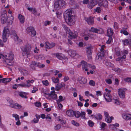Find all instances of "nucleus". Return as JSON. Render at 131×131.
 Here are the masks:
<instances>
[{
    "instance_id": "obj_1",
    "label": "nucleus",
    "mask_w": 131,
    "mask_h": 131,
    "mask_svg": "<svg viewBox=\"0 0 131 131\" xmlns=\"http://www.w3.org/2000/svg\"><path fill=\"white\" fill-rule=\"evenodd\" d=\"M72 11L70 9L66 10L64 13V16L66 22L70 25L74 24L75 22V17L72 15Z\"/></svg>"
},
{
    "instance_id": "obj_2",
    "label": "nucleus",
    "mask_w": 131,
    "mask_h": 131,
    "mask_svg": "<svg viewBox=\"0 0 131 131\" xmlns=\"http://www.w3.org/2000/svg\"><path fill=\"white\" fill-rule=\"evenodd\" d=\"M115 52L116 56L115 58L116 60L117 61H119L120 63H122V61H125V59L126 58V56L125 54H127L128 53V51L126 50H123L122 52H123L124 54L123 56H122L121 53H120V49L118 47H116L115 49Z\"/></svg>"
},
{
    "instance_id": "obj_3",
    "label": "nucleus",
    "mask_w": 131,
    "mask_h": 131,
    "mask_svg": "<svg viewBox=\"0 0 131 131\" xmlns=\"http://www.w3.org/2000/svg\"><path fill=\"white\" fill-rule=\"evenodd\" d=\"M62 26L66 33L69 35L68 37L70 39H68V42L69 44L72 45V42L70 39H71L76 38L77 36V32L76 31H75L74 33H73L70 29L66 26L63 25Z\"/></svg>"
},
{
    "instance_id": "obj_4",
    "label": "nucleus",
    "mask_w": 131,
    "mask_h": 131,
    "mask_svg": "<svg viewBox=\"0 0 131 131\" xmlns=\"http://www.w3.org/2000/svg\"><path fill=\"white\" fill-rule=\"evenodd\" d=\"M10 34L9 28L7 26L5 27L3 31L2 38L3 42H5Z\"/></svg>"
},
{
    "instance_id": "obj_5",
    "label": "nucleus",
    "mask_w": 131,
    "mask_h": 131,
    "mask_svg": "<svg viewBox=\"0 0 131 131\" xmlns=\"http://www.w3.org/2000/svg\"><path fill=\"white\" fill-rule=\"evenodd\" d=\"M5 56V59H6L5 61L7 65L10 66L13 65V59L14 55L13 53H7Z\"/></svg>"
},
{
    "instance_id": "obj_6",
    "label": "nucleus",
    "mask_w": 131,
    "mask_h": 131,
    "mask_svg": "<svg viewBox=\"0 0 131 131\" xmlns=\"http://www.w3.org/2000/svg\"><path fill=\"white\" fill-rule=\"evenodd\" d=\"M81 64L82 66L83 70L85 71H88V67L91 69L92 70H94L96 69V67L94 65L89 64H88L86 62L84 61H82L81 62Z\"/></svg>"
},
{
    "instance_id": "obj_7",
    "label": "nucleus",
    "mask_w": 131,
    "mask_h": 131,
    "mask_svg": "<svg viewBox=\"0 0 131 131\" xmlns=\"http://www.w3.org/2000/svg\"><path fill=\"white\" fill-rule=\"evenodd\" d=\"M66 4V2L63 0H58L56 1L54 4V7L55 8L58 9L61 7L65 6Z\"/></svg>"
},
{
    "instance_id": "obj_8",
    "label": "nucleus",
    "mask_w": 131,
    "mask_h": 131,
    "mask_svg": "<svg viewBox=\"0 0 131 131\" xmlns=\"http://www.w3.org/2000/svg\"><path fill=\"white\" fill-rule=\"evenodd\" d=\"M105 47L104 45H102L100 48V52L98 53L96 57V60L97 61L101 60L102 59V57L104 54V48Z\"/></svg>"
},
{
    "instance_id": "obj_9",
    "label": "nucleus",
    "mask_w": 131,
    "mask_h": 131,
    "mask_svg": "<svg viewBox=\"0 0 131 131\" xmlns=\"http://www.w3.org/2000/svg\"><path fill=\"white\" fill-rule=\"evenodd\" d=\"M31 46L29 44H27L25 47L22 46L21 47L22 51L26 53L28 57L30 55V53H31Z\"/></svg>"
},
{
    "instance_id": "obj_10",
    "label": "nucleus",
    "mask_w": 131,
    "mask_h": 131,
    "mask_svg": "<svg viewBox=\"0 0 131 131\" xmlns=\"http://www.w3.org/2000/svg\"><path fill=\"white\" fill-rule=\"evenodd\" d=\"M10 35L12 37H13L14 40L17 43H19L21 41V40L19 38L16 34V32L15 30H12Z\"/></svg>"
},
{
    "instance_id": "obj_11",
    "label": "nucleus",
    "mask_w": 131,
    "mask_h": 131,
    "mask_svg": "<svg viewBox=\"0 0 131 131\" xmlns=\"http://www.w3.org/2000/svg\"><path fill=\"white\" fill-rule=\"evenodd\" d=\"M127 89L126 88H120L118 89V92L120 97L122 99H124L125 97V92Z\"/></svg>"
},
{
    "instance_id": "obj_12",
    "label": "nucleus",
    "mask_w": 131,
    "mask_h": 131,
    "mask_svg": "<svg viewBox=\"0 0 131 131\" xmlns=\"http://www.w3.org/2000/svg\"><path fill=\"white\" fill-rule=\"evenodd\" d=\"M7 16L6 14V11H4L2 13L1 16V23L3 24L7 22Z\"/></svg>"
},
{
    "instance_id": "obj_13",
    "label": "nucleus",
    "mask_w": 131,
    "mask_h": 131,
    "mask_svg": "<svg viewBox=\"0 0 131 131\" xmlns=\"http://www.w3.org/2000/svg\"><path fill=\"white\" fill-rule=\"evenodd\" d=\"M89 31L99 34H101L103 32V30L102 28H95L93 27H92L91 29L89 30Z\"/></svg>"
},
{
    "instance_id": "obj_14",
    "label": "nucleus",
    "mask_w": 131,
    "mask_h": 131,
    "mask_svg": "<svg viewBox=\"0 0 131 131\" xmlns=\"http://www.w3.org/2000/svg\"><path fill=\"white\" fill-rule=\"evenodd\" d=\"M86 52L88 58L89 59H92V50L91 45H90L89 47L86 48Z\"/></svg>"
},
{
    "instance_id": "obj_15",
    "label": "nucleus",
    "mask_w": 131,
    "mask_h": 131,
    "mask_svg": "<svg viewBox=\"0 0 131 131\" xmlns=\"http://www.w3.org/2000/svg\"><path fill=\"white\" fill-rule=\"evenodd\" d=\"M37 66L40 68L44 67L45 66L43 64H41L40 63L34 61L32 62V64L30 65V66L32 69H34V67L33 66Z\"/></svg>"
},
{
    "instance_id": "obj_16",
    "label": "nucleus",
    "mask_w": 131,
    "mask_h": 131,
    "mask_svg": "<svg viewBox=\"0 0 131 131\" xmlns=\"http://www.w3.org/2000/svg\"><path fill=\"white\" fill-rule=\"evenodd\" d=\"M122 42L124 45H129L131 46V36H130L128 39H125L122 41Z\"/></svg>"
},
{
    "instance_id": "obj_17",
    "label": "nucleus",
    "mask_w": 131,
    "mask_h": 131,
    "mask_svg": "<svg viewBox=\"0 0 131 131\" xmlns=\"http://www.w3.org/2000/svg\"><path fill=\"white\" fill-rule=\"evenodd\" d=\"M26 30L28 33L31 32V35L33 36H35L36 35V31L33 27L30 26L28 27L27 28Z\"/></svg>"
},
{
    "instance_id": "obj_18",
    "label": "nucleus",
    "mask_w": 131,
    "mask_h": 131,
    "mask_svg": "<svg viewBox=\"0 0 131 131\" xmlns=\"http://www.w3.org/2000/svg\"><path fill=\"white\" fill-rule=\"evenodd\" d=\"M104 96L106 102H110L111 101L112 99L110 94L109 93L107 94L106 92H105L104 93Z\"/></svg>"
},
{
    "instance_id": "obj_19",
    "label": "nucleus",
    "mask_w": 131,
    "mask_h": 131,
    "mask_svg": "<svg viewBox=\"0 0 131 131\" xmlns=\"http://www.w3.org/2000/svg\"><path fill=\"white\" fill-rule=\"evenodd\" d=\"M68 52L69 55L72 57H76L75 58H76V57H77L79 56L78 54L76 53L75 51L71 50H69L68 51Z\"/></svg>"
},
{
    "instance_id": "obj_20",
    "label": "nucleus",
    "mask_w": 131,
    "mask_h": 131,
    "mask_svg": "<svg viewBox=\"0 0 131 131\" xmlns=\"http://www.w3.org/2000/svg\"><path fill=\"white\" fill-rule=\"evenodd\" d=\"M85 19L89 25H92L94 24V18L92 17H90L88 18H85Z\"/></svg>"
},
{
    "instance_id": "obj_21",
    "label": "nucleus",
    "mask_w": 131,
    "mask_h": 131,
    "mask_svg": "<svg viewBox=\"0 0 131 131\" xmlns=\"http://www.w3.org/2000/svg\"><path fill=\"white\" fill-rule=\"evenodd\" d=\"M123 119L127 120H131V114L129 113L123 114L122 115Z\"/></svg>"
},
{
    "instance_id": "obj_22",
    "label": "nucleus",
    "mask_w": 131,
    "mask_h": 131,
    "mask_svg": "<svg viewBox=\"0 0 131 131\" xmlns=\"http://www.w3.org/2000/svg\"><path fill=\"white\" fill-rule=\"evenodd\" d=\"M65 84L63 83L58 84L56 86L55 90L56 91L59 90L62 87H65Z\"/></svg>"
},
{
    "instance_id": "obj_23",
    "label": "nucleus",
    "mask_w": 131,
    "mask_h": 131,
    "mask_svg": "<svg viewBox=\"0 0 131 131\" xmlns=\"http://www.w3.org/2000/svg\"><path fill=\"white\" fill-rule=\"evenodd\" d=\"M47 95L49 97L52 99H56L57 98V95L56 94L55 91H52L50 93L48 94Z\"/></svg>"
},
{
    "instance_id": "obj_24",
    "label": "nucleus",
    "mask_w": 131,
    "mask_h": 131,
    "mask_svg": "<svg viewBox=\"0 0 131 131\" xmlns=\"http://www.w3.org/2000/svg\"><path fill=\"white\" fill-rule=\"evenodd\" d=\"M55 45V44L53 42L49 43L48 42H46L45 44V46L47 49H50L53 47Z\"/></svg>"
},
{
    "instance_id": "obj_25",
    "label": "nucleus",
    "mask_w": 131,
    "mask_h": 131,
    "mask_svg": "<svg viewBox=\"0 0 131 131\" xmlns=\"http://www.w3.org/2000/svg\"><path fill=\"white\" fill-rule=\"evenodd\" d=\"M78 80L80 83L82 84L86 83L87 81V79L85 78L81 77L79 78Z\"/></svg>"
},
{
    "instance_id": "obj_26",
    "label": "nucleus",
    "mask_w": 131,
    "mask_h": 131,
    "mask_svg": "<svg viewBox=\"0 0 131 131\" xmlns=\"http://www.w3.org/2000/svg\"><path fill=\"white\" fill-rule=\"evenodd\" d=\"M12 80V79L11 78H4L2 79H0V83H3L6 84L7 83L9 82Z\"/></svg>"
},
{
    "instance_id": "obj_27",
    "label": "nucleus",
    "mask_w": 131,
    "mask_h": 131,
    "mask_svg": "<svg viewBox=\"0 0 131 131\" xmlns=\"http://www.w3.org/2000/svg\"><path fill=\"white\" fill-rule=\"evenodd\" d=\"M9 18L8 20L7 21V23L9 25H11L14 20V17L13 15H9Z\"/></svg>"
},
{
    "instance_id": "obj_28",
    "label": "nucleus",
    "mask_w": 131,
    "mask_h": 131,
    "mask_svg": "<svg viewBox=\"0 0 131 131\" xmlns=\"http://www.w3.org/2000/svg\"><path fill=\"white\" fill-rule=\"evenodd\" d=\"M66 113L67 115L70 117H72L74 115V111L71 110H67L66 112Z\"/></svg>"
},
{
    "instance_id": "obj_29",
    "label": "nucleus",
    "mask_w": 131,
    "mask_h": 131,
    "mask_svg": "<svg viewBox=\"0 0 131 131\" xmlns=\"http://www.w3.org/2000/svg\"><path fill=\"white\" fill-rule=\"evenodd\" d=\"M18 18L21 24H24V23L25 18L24 16L21 14H19L18 15Z\"/></svg>"
},
{
    "instance_id": "obj_30",
    "label": "nucleus",
    "mask_w": 131,
    "mask_h": 131,
    "mask_svg": "<svg viewBox=\"0 0 131 131\" xmlns=\"http://www.w3.org/2000/svg\"><path fill=\"white\" fill-rule=\"evenodd\" d=\"M113 31L112 29L108 28L107 29V35L108 37H112L113 34Z\"/></svg>"
},
{
    "instance_id": "obj_31",
    "label": "nucleus",
    "mask_w": 131,
    "mask_h": 131,
    "mask_svg": "<svg viewBox=\"0 0 131 131\" xmlns=\"http://www.w3.org/2000/svg\"><path fill=\"white\" fill-rule=\"evenodd\" d=\"M113 99L114 101V104L115 105H119L121 104V102L117 97L114 98Z\"/></svg>"
},
{
    "instance_id": "obj_32",
    "label": "nucleus",
    "mask_w": 131,
    "mask_h": 131,
    "mask_svg": "<svg viewBox=\"0 0 131 131\" xmlns=\"http://www.w3.org/2000/svg\"><path fill=\"white\" fill-rule=\"evenodd\" d=\"M99 4V5L103 6L105 7H107L108 5V2L106 0H103L102 2Z\"/></svg>"
},
{
    "instance_id": "obj_33",
    "label": "nucleus",
    "mask_w": 131,
    "mask_h": 131,
    "mask_svg": "<svg viewBox=\"0 0 131 131\" xmlns=\"http://www.w3.org/2000/svg\"><path fill=\"white\" fill-rule=\"evenodd\" d=\"M114 119V117L112 116H109L106 118H105V120L107 123H110L112 121V120Z\"/></svg>"
},
{
    "instance_id": "obj_34",
    "label": "nucleus",
    "mask_w": 131,
    "mask_h": 131,
    "mask_svg": "<svg viewBox=\"0 0 131 131\" xmlns=\"http://www.w3.org/2000/svg\"><path fill=\"white\" fill-rule=\"evenodd\" d=\"M54 55L56 56V57L60 60H62L63 59V55L61 53H54Z\"/></svg>"
},
{
    "instance_id": "obj_35",
    "label": "nucleus",
    "mask_w": 131,
    "mask_h": 131,
    "mask_svg": "<svg viewBox=\"0 0 131 131\" xmlns=\"http://www.w3.org/2000/svg\"><path fill=\"white\" fill-rule=\"evenodd\" d=\"M22 107V106L20 105L17 103H15L13 104L11 107L17 109H21Z\"/></svg>"
},
{
    "instance_id": "obj_36",
    "label": "nucleus",
    "mask_w": 131,
    "mask_h": 131,
    "mask_svg": "<svg viewBox=\"0 0 131 131\" xmlns=\"http://www.w3.org/2000/svg\"><path fill=\"white\" fill-rule=\"evenodd\" d=\"M112 75H109V78L106 79H105V81L106 83L107 84H111L112 83Z\"/></svg>"
},
{
    "instance_id": "obj_37",
    "label": "nucleus",
    "mask_w": 131,
    "mask_h": 131,
    "mask_svg": "<svg viewBox=\"0 0 131 131\" xmlns=\"http://www.w3.org/2000/svg\"><path fill=\"white\" fill-rule=\"evenodd\" d=\"M7 102L9 104V106L12 107L13 105V101L10 98H7Z\"/></svg>"
},
{
    "instance_id": "obj_38",
    "label": "nucleus",
    "mask_w": 131,
    "mask_h": 131,
    "mask_svg": "<svg viewBox=\"0 0 131 131\" xmlns=\"http://www.w3.org/2000/svg\"><path fill=\"white\" fill-rule=\"evenodd\" d=\"M27 9L28 10L32 12L34 15H36V11L35 8L28 7Z\"/></svg>"
},
{
    "instance_id": "obj_39",
    "label": "nucleus",
    "mask_w": 131,
    "mask_h": 131,
    "mask_svg": "<svg viewBox=\"0 0 131 131\" xmlns=\"http://www.w3.org/2000/svg\"><path fill=\"white\" fill-rule=\"evenodd\" d=\"M102 9L99 7H97L93 10L94 13H100L101 12Z\"/></svg>"
},
{
    "instance_id": "obj_40",
    "label": "nucleus",
    "mask_w": 131,
    "mask_h": 131,
    "mask_svg": "<svg viewBox=\"0 0 131 131\" xmlns=\"http://www.w3.org/2000/svg\"><path fill=\"white\" fill-rule=\"evenodd\" d=\"M27 94V93L24 92H20L19 95L20 96L22 97H24L25 98H27V96L26 95Z\"/></svg>"
},
{
    "instance_id": "obj_41",
    "label": "nucleus",
    "mask_w": 131,
    "mask_h": 131,
    "mask_svg": "<svg viewBox=\"0 0 131 131\" xmlns=\"http://www.w3.org/2000/svg\"><path fill=\"white\" fill-rule=\"evenodd\" d=\"M103 63L107 66H109L111 67H113L114 66L113 64L111 63L110 62H109L107 61H104L103 62Z\"/></svg>"
},
{
    "instance_id": "obj_42",
    "label": "nucleus",
    "mask_w": 131,
    "mask_h": 131,
    "mask_svg": "<svg viewBox=\"0 0 131 131\" xmlns=\"http://www.w3.org/2000/svg\"><path fill=\"white\" fill-rule=\"evenodd\" d=\"M18 84L19 86L24 88H29L31 86V84H26L24 83V84Z\"/></svg>"
},
{
    "instance_id": "obj_43",
    "label": "nucleus",
    "mask_w": 131,
    "mask_h": 131,
    "mask_svg": "<svg viewBox=\"0 0 131 131\" xmlns=\"http://www.w3.org/2000/svg\"><path fill=\"white\" fill-rule=\"evenodd\" d=\"M90 1L92 4V6L89 7L90 8L93 7L95 5L97 4V1L96 0H92L91 1Z\"/></svg>"
},
{
    "instance_id": "obj_44",
    "label": "nucleus",
    "mask_w": 131,
    "mask_h": 131,
    "mask_svg": "<svg viewBox=\"0 0 131 131\" xmlns=\"http://www.w3.org/2000/svg\"><path fill=\"white\" fill-rule=\"evenodd\" d=\"M35 58L37 60H41L44 59L45 58L43 55L41 54L36 56Z\"/></svg>"
},
{
    "instance_id": "obj_45",
    "label": "nucleus",
    "mask_w": 131,
    "mask_h": 131,
    "mask_svg": "<svg viewBox=\"0 0 131 131\" xmlns=\"http://www.w3.org/2000/svg\"><path fill=\"white\" fill-rule=\"evenodd\" d=\"M71 123L73 125L75 126L78 127L80 125V124L79 123H78L76 121H75L74 120H72L71 121Z\"/></svg>"
},
{
    "instance_id": "obj_46",
    "label": "nucleus",
    "mask_w": 131,
    "mask_h": 131,
    "mask_svg": "<svg viewBox=\"0 0 131 131\" xmlns=\"http://www.w3.org/2000/svg\"><path fill=\"white\" fill-rule=\"evenodd\" d=\"M13 117L15 118V119L16 121L18 120L19 119V116L16 114H13L12 115Z\"/></svg>"
},
{
    "instance_id": "obj_47",
    "label": "nucleus",
    "mask_w": 131,
    "mask_h": 131,
    "mask_svg": "<svg viewBox=\"0 0 131 131\" xmlns=\"http://www.w3.org/2000/svg\"><path fill=\"white\" fill-rule=\"evenodd\" d=\"M52 82L55 83H58L59 81V80L58 78H55L54 77H53L52 78Z\"/></svg>"
},
{
    "instance_id": "obj_48",
    "label": "nucleus",
    "mask_w": 131,
    "mask_h": 131,
    "mask_svg": "<svg viewBox=\"0 0 131 131\" xmlns=\"http://www.w3.org/2000/svg\"><path fill=\"white\" fill-rule=\"evenodd\" d=\"M112 69L118 73V74H120L122 70L118 68H113Z\"/></svg>"
},
{
    "instance_id": "obj_49",
    "label": "nucleus",
    "mask_w": 131,
    "mask_h": 131,
    "mask_svg": "<svg viewBox=\"0 0 131 131\" xmlns=\"http://www.w3.org/2000/svg\"><path fill=\"white\" fill-rule=\"evenodd\" d=\"M95 117L97 119L100 120L102 119V116L100 114L98 113L96 115Z\"/></svg>"
},
{
    "instance_id": "obj_50",
    "label": "nucleus",
    "mask_w": 131,
    "mask_h": 131,
    "mask_svg": "<svg viewBox=\"0 0 131 131\" xmlns=\"http://www.w3.org/2000/svg\"><path fill=\"white\" fill-rule=\"evenodd\" d=\"M106 124L104 123H100V125L101 126V129L102 130H104V128L106 125Z\"/></svg>"
},
{
    "instance_id": "obj_51",
    "label": "nucleus",
    "mask_w": 131,
    "mask_h": 131,
    "mask_svg": "<svg viewBox=\"0 0 131 131\" xmlns=\"http://www.w3.org/2000/svg\"><path fill=\"white\" fill-rule=\"evenodd\" d=\"M109 38L108 40L106 42V43L107 44H110L113 41V39L112 38V37H108Z\"/></svg>"
},
{
    "instance_id": "obj_52",
    "label": "nucleus",
    "mask_w": 131,
    "mask_h": 131,
    "mask_svg": "<svg viewBox=\"0 0 131 131\" xmlns=\"http://www.w3.org/2000/svg\"><path fill=\"white\" fill-rule=\"evenodd\" d=\"M85 112H82L80 113V117L84 119H86V118L85 117Z\"/></svg>"
},
{
    "instance_id": "obj_53",
    "label": "nucleus",
    "mask_w": 131,
    "mask_h": 131,
    "mask_svg": "<svg viewBox=\"0 0 131 131\" xmlns=\"http://www.w3.org/2000/svg\"><path fill=\"white\" fill-rule=\"evenodd\" d=\"M51 73L54 74L55 75H56L59 72V71L56 70H52L51 71Z\"/></svg>"
},
{
    "instance_id": "obj_54",
    "label": "nucleus",
    "mask_w": 131,
    "mask_h": 131,
    "mask_svg": "<svg viewBox=\"0 0 131 131\" xmlns=\"http://www.w3.org/2000/svg\"><path fill=\"white\" fill-rule=\"evenodd\" d=\"M120 32L122 34H123L125 35H128L129 33L127 32V30H121L120 31Z\"/></svg>"
},
{
    "instance_id": "obj_55",
    "label": "nucleus",
    "mask_w": 131,
    "mask_h": 131,
    "mask_svg": "<svg viewBox=\"0 0 131 131\" xmlns=\"http://www.w3.org/2000/svg\"><path fill=\"white\" fill-rule=\"evenodd\" d=\"M88 124L89 126L92 127L94 125V123L91 121L89 120L88 122Z\"/></svg>"
},
{
    "instance_id": "obj_56",
    "label": "nucleus",
    "mask_w": 131,
    "mask_h": 131,
    "mask_svg": "<svg viewBox=\"0 0 131 131\" xmlns=\"http://www.w3.org/2000/svg\"><path fill=\"white\" fill-rule=\"evenodd\" d=\"M42 83L43 85L47 86L49 85V82L48 81L46 80H44L42 81Z\"/></svg>"
},
{
    "instance_id": "obj_57",
    "label": "nucleus",
    "mask_w": 131,
    "mask_h": 131,
    "mask_svg": "<svg viewBox=\"0 0 131 131\" xmlns=\"http://www.w3.org/2000/svg\"><path fill=\"white\" fill-rule=\"evenodd\" d=\"M46 90L44 89L43 88L41 90V92L42 94L44 96L46 95H48V94H47L46 93Z\"/></svg>"
},
{
    "instance_id": "obj_58",
    "label": "nucleus",
    "mask_w": 131,
    "mask_h": 131,
    "mask_svg": "<svg viewBox=\"0 0 131 131\" xmlns=\"http://www.w3.org/2000/svg\"><path fill=\"white\" fill-rule=\"evenodd\" d=\"M35 81V80L32 79L30 80H28L26 81V82L27 84H30V83L31 84L33 83Z\"/></svg>"
},
{
    "instance_id": "obj_59",
    "label": "nucleus",
    "mask_w": 131,
    "mask_h": 131,
    "mask_svg": "<svg viewBox=\"0 0 131 131\" xmlns=\"http://www.w3.org/2000/svg\"><path fill=\"white\" fill-rule=\"evenodd\" d=\"M39 121V118L37 116H36V117L32 121V122L34 123H37Z\"/></svg>"
},
{
    "instance_id": "obj_60",
    "label": "nucleus",
    "mask_w": 131,
    "mask_h": 131,
    "mask_svg": "<svg viewBox=\"0 0 131 131\" xmlns=\"http://www.w3.org/2000/svg\"><path fill=\"white\" fill-rule=\"evenodd\" d=\"M51 21H46L44 22V25L46 26L48 25H49L51 24Z\"/></svg>"
},
{
    "instance_id": "obj_61",
    "label": "nucleus",
    "mask_w": 131,
    "mask_h": 131,
    "mask_svg": "<svg viewBox=\"0 0 131 131\" xmlns=\"http://www.w3.org/2000/svg\"><path fill=\"white\" fill-rule=\"evenodd\" d=\"M74 115H75L76 117L79 118L80 117V113L79 112H76L75 113H74Z\"/></svg>"
},
{
    "instance_id": "obj_62",
    "label": "nucleus",
    "mask_w": 131,
    "mask_h": 131,
    "mask_svg": "<svg viewBox=\"0 0 131 131\" xmlns=\"http://www.w3.org/2000/svg\"><path fill=\"white\" fill-rule=\"evenodd\" d=\"M124 80L126 82H131V78L127 77L125 78L124 79Z\"/></svg>"
},
{
    "instance_id": "obj_63",
    "label": "nucleus",
    "mask_w": 131,
    "mask_h": 131,
    "mask_svg": "<svg viewBox=\"0 0 131 131\" xmlns=\"http://www.w3.org/2000/svg\"><path fill=\"white\" fill-rule=\"evenodd\" d=\"M61 126L60 124H58L55 126L54 127V129L56 130H58L61 128Z\"/></svg>"
},
{
    "instance_id": "obj_64",
    "label": "nucleus",
    "mask_w": 131,
    "mask_h": 131,
    "mask_svg": "<svg viewBox=\"0 0 131 131\" xmlns=\"http://www.w3.org/2000/svg\"><path fill=\"white\" fill-rule=\"evenodd\" d=\"M21 72L24 75H26L28 74V71L25 69L22 70Z\"/></svg>"
}]
</instances>
